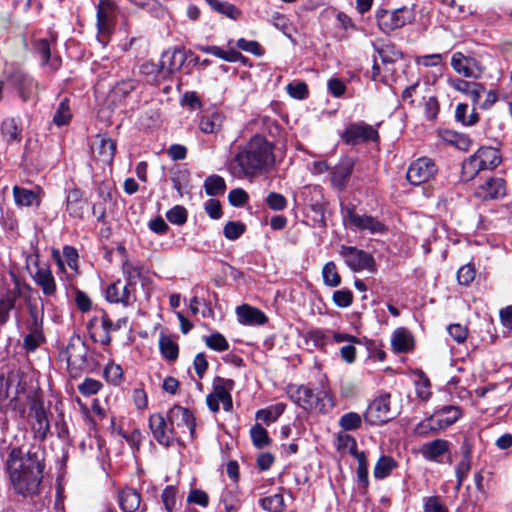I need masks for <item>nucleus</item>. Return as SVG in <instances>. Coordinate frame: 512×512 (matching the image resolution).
<instances>
[{
	"instance_id": "f257e3e1",
	"label": "nucleus",
	"mask_w": 512,
	"mask_h": 512,
	"mask_svg": "<svg viewBox=\"0 0 512 512\" xmlns=\"http://www.w3.org/2000/svg\"><path fill=\"white\" fill-rule=\"evenodd\" d=\"M13 491L23 497L39 494L45 468L37 451L24 452L20 447H7L0 453Z\"/></svg>"
},
{
	"instance_id": "f03ea898",
	"label": "nucleus",
	"mask_w": 512,
	"mask_h": 512,
	"mask_svg": "<svg viewBox=\"0 0 512 512\" xmlns=\"http://www.w3.org/2000/svg\"><path fill=\"white\" fill-rule=\"evenodd\" d=\"M274 146L264 136L256 134L228 164L230 174L237 179H254L267 172L275 163Z\"/></svg>"
},
{
	"instance_id": "7ed1b4c3",
	"label": "nucleus",
	"mask_w": 512,
	"mask_h": 512,
	"mask_svg": "<svg viewBox=\"0 0 512 512\" xmlns=\"http://www.w3.org/2000/svg\"><path fill=\"white\" fill-rule=\"evenodd\" d=\"M28 412L24 420L28 423L34 439L44 441L50 433V405L37 390L26 394Z\"/></svg>"
},
{
	"instance_id": "20e7f679",
	"label": "nucleus",
	"mask_w": 512,
	"mask_h": 512,
	"mask_svg": "<svg viewBox=\"0 0 512 512\" xmlns=\"http://www.w3.org/2000/svg\"><path fill=\"white\" fill-rule=\"evenodd\" d=\"M286 393L292 402L306 411L326 412L333 406L326 391L314 392L308 386L290 384L286 388Z\"/></svg>"
},
{
	"instance_id": "39448f33",
	"label": "nucleus",
	"mask_w": 512,
	"mask_h": 512,
	"mask_svg": "<svg viewBox=\"0 0 512 512\" xmlns=\"http://www.w3.org/2000/svg\"><path fill=\"white\" fill-rule=\"evenodd\" d=\"M377 26L385 34L411 24L415 20V11L412 7L403 6L398 9H378L375 12Z\"/></svg>"
},
{
	"instance_id": "423d86ee",
	"label": "nucleus",
	"mask_w": 512,
	"mask_h": 512,
	"mask_svg": "<svg viewBox=\"0 0 512 512\" xmlns=\"http://www.w3.org/2000/svg\"><path fill=\"white\" fill-rule=\"evenodd\" d=\"M88 347L80 336L70 338L66 349L61 352V358L67 362L70 373H78L87 366Z\"/></svg>"
},
{
	"instance_id": "0eeeda50",
	"label": "nucleus",
	"mask_w": 512,
	"mask_h": 512,
	"mask_svg": "<svg viewBox=\"0 0 512 512\" xmlns=\"http://www.w3.org/2000/svg\"><path fill=\"white\" fill-rule=\"evenodd\" d=\"M501 163V155L498 149L493 147H481L463 164L464 170L477 173L480 170L493 169Z\"/></svg>"
},
{
	"instance_id": "6e6552de",
	"label": "nucleus",
	"mask_w": 512,
	"mask_h": 512,
	"mask_svg": "<svg viewBox=\"0 0 512 512\" xmlns=\"http://www.w3.org/2000/svg\"><path fill=\"white\" fill-rule=\"evenodd\" d=\"M343 219L348 222L351 229L367 230L372 234L383 233L385 226L375 217L370 215H360L356 213L355 206L347 205L342 209Z\"/></svg>"
},
{
	"instance_id": "1a4fd4ad",
	"label": "nucleus",
	"mask_w": 512,
	"mask_h": 512,
	"mask_svg": "<svg viewBox=\"0 0 512 512\" xmlns=\"http://www.w3.org/2000/svg\"><path fill=\"white\" fill-rule=\"evenodd\" d=\"M149 428L154 439L164 447H170L180 438L179 432L171 427L169 421L161 413L152 414L149 418Z\"/></svg>"
},
{
	"instance_id": "9d476101",
	"label": "nucleus",
	"mask_w": 512,
	"mask_h": 512,
	"mask_svg": "<svg viewBox=\"0 0 512 512\" xmlns=\"http://www.w3.org/2000/svg\"><path fill=\"white\" fill-rule=\"evenodd\" d=\"M390 408V394L385 393L375 398L364 413V420L372 426H379L393 419Z\"/></svg>"
},
{
	"instance_id": "9b49d317",
	"label": "nucleus",
	"mask_w": 512,
	"mask_h": 512,
	"mask_svg": "<svg viewBox=\"0 0 512 512\" xmlns=\"http://www.w3.org/2000/svg\"><path fill=\"white\" fill-rule=\"evenodd\" d=\"M339 254L343 257L346 265L354 272L362 270L375 271L373 256L364 250L343 245L340 248Z\"/></svg>"
},
{
	"instance_id": "f8f14e48",
	"label": "nucleus",
	"mask_w": 512,
	"mask_h": 512,
	"mask_svg": "<svg viewBox=\"0 0 512 512\" xmlns=\"http://www.w3.org/2000/svg\"><path fill=\"white\" fill-rule=\"evenodd\" d=\"M342 139L349 145H358L363 142L379 139L378 131L365 122L352 123L342 133Z\"/></svg>"
},
{
	"instance_id": "ddd939ff",
	"label": "nucleus",
	"mask_w": 512,
	"mask_h": 512,
	"mask_svg": "<svg viewBox=\"0 0 512 512\" xmlns=\"http://www.w3.org/2000/svg\"><path fill=\"white\" fill-rule=\"evenodd\" d=\"M7 83L17 91L19 98L24 102L31 100L37 89L35 80L21 70L9 73Z\"/></svg>"
},
{
	"instance_id": "4468645a",
	"label": "nucleus",
	"mask_w": 512,
	"mask_h": 512,
	"mask_svg": "<svg viewBox=\"0 0 512 512\" xmlns=\"http://www.w3.org/2000/svg\"><path fill=\"white\" fill-rule=\"evenodd\" d=\"M436 171L434 162L429 158L422 157L409 166L406 176L412 185H420L432 179Z\"/></svg>"
},
{
	"instance_id": "2eb2a0df",
	"label": "nucleus",
	"mask_w": 512,
	"mask_h": 512,
	"mask_svg": "<svg viewBox=\"0 0 512 512\" xmlns=\"http://www.w3.org/2000/svg\"><path fill=\"white\" fill-rule=\"evenodd\" d=\"M167 420L171 427L181 429L182 433L188 432L190 437L194 438L195 418L189 409L175 405L168 411Z\"/></svg>"
},
{
	"instance_id": "dca6fc26",
	"label": "nucleus",
	"mask_w": 512,
	"mask_h": 512,
	"mask_svg": "<svg viewBox=\"0 0 512 512\" xmlns=\"http://www.w3.org/2000/svg\"><path fill=\"white\" fill-rule=\"evenodd\" d=\"M114 327V323L106 313L93 317L87 325L90 337L102 345H108L111 342L110 332L114 331Z\"/></svg>"
},
{
	"instance_id": "f3484780",
	"label": "nucleus",
	"mask_w": 512,
	"mask_h": 512,
	"mask_svg": "<svg viewBox=\"0 0 512 512\" xmlns=\"http://www.w3.org/2000/svg\"><path fill=\"white\" fill-rule=\"evenodd\" d=\"M452 68L460 75L467 78H479L483 68L474 57L466 56L461 52H455L451 58Z\"/></svg>"
},
{
	"instance_id": "a211bd4d",
	"label": "nucleus",
	"mask_w": 512,
	"mask_h": 512,
	"mask_svg": "<svg viewBox=\"0 0 512 512\" xmlns=\"http://www.w3.org/2000/svg\"><path fill=\"white\" fill-rule=\"evenodd\" d=\"M115 3L112 0H99L97 4V28L99 36L107 37L115 21Z\"/></svg>"
},
{
	"instance_id": "6ab92c4d",
	"label": "nucleus",
	"mask_w": 512,
	"mask_h": 512,
	"mask_svg": "<svg viewBox=\"0 0 512 512\" xmlns=\"http://www.w3.org/2000/svg\"><path fill=\"white\" fill-rule=\"evenodd\" d=\"M115 150L116 142L107 134L96 135L91 144L93 157L106 164L112 162Z\"/></svg>"
},
{
	"instance_id": "aec40b11",
	"label": "nucleus",
	"mask_w": 512,
	"mask_h": 512,
	"mask_svg": "<svg viewBox=\"0 0 512 512\" xmlns=\"http://www.w3.org/2000/svg\"><path fill=\"white\" fill-rule=\"evenodd\" d=\"M12 387H15V394H21L26 391L24 374L19 370L11 371L7 377H0V410L5 406L9 396V389Z\"/></svg>"
},
{
	"instance_id": "412c9836",
	"label": "nucleus",
	"mask_w": 512,
	"mask_h": 512,
	"mask_svg": "<svg viewBox=\"0 0 512 512\" xmlns=\"http://www.w3.org/2000/svg\"><path fill=\"white\" fill-rule=\"evenodd\" d=\"M106 299L110 303H121L124 306L131 305L136 301L135 289L117 280L107 287Z\"/></svg>"
},
{
	"instance_id": "4be33fe9",
	"label": "nucleus",
	"mask_w": 512,
	"mask_h": 512,
	"mask_svg": "<svg viewBox=\"0 0 512 512\" xmlns=\"http://www.w3.org/2000/svg\"><path fill=\"white\" fill-rule=\"evenodd\" d=\"M355 160L351 157H343L331 171V182L334 187L344 190L348 179L352 175Z\"/></svg>"
},
{
	"instance_id": "5701e85b",
	"label": "nucleus",
	"mask_w": 512,
	"mask_h": 512,
	"mask_svg": "<svg viewBox=\"0 0 512 512\" xmlns=\"http://www.w3.org/2000/svg\"><path fill=\"white\" fill-rule=\"evenodd\" d=\"M506 193L505 182L502 178L494 177L486 180L475 190V195L482 199H497Z\"/></svg>"
},
{
	"instance_id": "b1692460",
	"label": "nucleus",
	"mask_w": 512,
	"mask_h": 512,
	"mask_svg": "<svg viewBox=\"0 0 512 512\" xmlns=\"http://www.w3.org/2000/svg\"><path fill=\"white\" fill-rule=\"evenodd\" d=\"M87 202L83 199L82 191L78 188L68 190L66 196V211L70 217L83 219Z\"/></svg>"
},
{
	"instance_id": "393cba45",
	"label": "nucleus",
	"mask_w": 512,
	"mask_h": 512,
	"mask_svg": "<svg viewBox=\"0 0 512 512\" xmlns=\"http://www.w3.org/2000/svg\"><path fill=\"white\" fill-rule=\"evenodd\" d=\"M449 85L467 97H469L474 104H478L481 96L485 92V87L481 83L470 82L460 78H453L449 80Z\"/></svg>"
},
{
	"instance_id": "a878e982",
	"label": "nucleus",
	"mask_w": 512,
	"mask_h": 512,
	"mask_svg": "<svg viewBox=\"0 0 512 512\" xmlns=\"http://www.w3.org/2000/svg\"><path fill=\"white\" fill-rule=\"evenodd\" d=\"M233 387L234 382L231 379H225L217 376L213 380V392L211 394L218 397V399H221L223 409L227 412L231 411L233 407V401L230 394Z\"/></svg>"
},
{
	"instance_id": "bb28decb",
	"label": "nucleus",
	"mask_w": 512,
	"mask_h": 512,
	"mask_svg": "<svg viewBox=\"0 0 512 512\" xmlns=\"http://www.w3.org/2000/svg\"><path fill=\"white\" fill-rule=\"evenodd\" d=\"M187 59L184 49L173 48L163 53L161 58V69L167 73L179 71Z\"/></svg>"
},
{
	"instance_id": "cd10ccee",
	"label": "nucleus",
	"mask_w": 512,
	"mask_h": 512,
	"mask_svg": "<svg viewBox=\"0 0 512 512\" xmlns=\"http://www.w3.org/2000/svg\"><path fill=\"white\" fill-rule=\"evenodd\" d=\"M238 321L243 325H263L267 322L268 318L259 309L243 304L236 308Z\"/></svg>"
},
{
	"instance_id": "c85d7f7f",
	"label": "nucleus",
	"mask_w": 512,
	"mask_h": 512,
	"mask_svg": "<svg viewBox=\"0 0 512 512\" xmlns=\"http://www.w3.org/2000/svg\"><path fill=\"white\" fill-rule=\"evenodd\" d=\"M34 282L46 297H54L57 292L55 278L48 267H38L33 275Z\"/></svg>"
},
{
	"instance_id": "c756f323",
	"label": "nucleus",
	"mask_w": 512,
	"mask_h": 512,
	"mask_svg": "<svg viewBox=\"0 0 512 512\" xmlns=\"http://www.w3.org/2000/svg\"><path fill=\"white\" fill-rule=\"evenodd\" d=\"M450 443L444 439H435L421 446L420 453L428 461L441 463V456L449 451Z\"/></svg>"
},
{
	"instance_id": "7c9ffc66",
	"label": "nucleus",
	"mask_w": 512,
	"mask_h": 512,
	"mask_svg": "<svg viewBox=\"0 0 512 512\" xmlns=\"http://www.w3.org/2000/svg\"><path fill=\"white\" fill-rule=\"evenodd\" d=\"M55 39H36L34 40V50L40 56L42 64H49L52 70H57L61 66V59L58 56L51 57V44Z\"/></svg>"
},
{
	"instance_id": "2f4dec72",
	"label": "nucleus",
	"mask_w": 512,
	"mask_h": 512,
	"mask_svg": "<svg viewBox=\"0 0 512 512\" xmlns=\"http://www.w3.org/2000/svg\"><path fill=\"white\" fill-rule=\"evenodd\" d=\"M118 501L123 512H136L140 508L141 494L134 488L126 487L119 492Z\"/></svg>"
},
{
	"instance_id": "473e14b6",
	"label": "nucleus",
	"mask_w": 512,
	"mask_h": 512,
	"mask_svg": "<svg viewBox=\"0 0 512 512\" xmlns=\"http://www.w3.org/2000/svg\"><path fill=\"white\" fill-rule=\"evenodd\" d=\"M224 116L218 111H212L202 115L199 121V129L206 134L218 133L223 125Z\"/></svg>"
},
{
	"instance_id": "72a5a7b5",
	"label": "nucleus",
	"mask_w": 512,
	"mask_h": 512,
	"mask_svg": "<svg viewBox=\"0 0 512 512\" xmlns=\"http://www.w3.org/2000/svg\"><path fill=\"white\" fill-rule=\"evenodd\" d=\"M13 197L15 203L19 206H33L38 207L41 203V196L39 191L29 190L19 186L13 187Z\"/></svg>"
},
{
	"instance_id": "f704fd0d",
	"label": "nucleus",
	"mask_w": 512,
	"mask_h": 512,
	"mask_svg": "<svg viewBox=\"0 0 512 512\" xmlns=\"http://www.w3.org/2000/svg\"><path fill=\"white\" fill-rule=\"evenodd\" d=\"M462 416V411L458 406H444L435 412L438 421V428L442 430L454 424Z\"/></svg>"
},
{
	"instance_id": "c9c22d12",
	"label": "nucleus",
	"mask_w": 512,
	"mask_h": 512,
	"mask_svg": "<svg viewBox=\"0 0 512 512\" xmlns=\"http://www.w3.org/2000/svg\"><path fill=\"white\" fill-rule=\"evenodd\" d=\"M29 286L21 284L19 281L15 282L13 291L14 296L5 299H0V325L5 324L9 319V313L15 306L16 295L22 294L23 289H28Z\"/></svg>"
},
{
	"instance_id": "e433bc0d",
	"label": "nucleus",
	"mask_w": 512,
	"mask_h": 512,
	"mask_svg": "<svg viewBox=\"0 0 512 512\" xmlns=\"http://www.w3.org/2000/svg\"><path fill=\"white\" fill-rule=\"evenodd\" d=\"M463 459L456 466V478L457 484L456 489L459 490L464 479L467 477L470 469H471V450L468 444H463L462 446Z\"/></svg>"
},
{
	"instance_id": "4c0bfd02",
	"label": "nucleus",
	"mask_w": 512,
	"mask_h": 512,
	"mask_svg": "<svg viewBox=\"0 0 512 512\" xmlns=\"http://www.w3.org/2000/svg\"><path fill=\"white\" fill-rule=\"evenodd\" d=\"M286 405L284 403H277L265 409H260L256 412V420H259L266 425L275 422L279 416L285 411Z\"/></svg>"
},
{
	"instance_id": "58836bf2",
	"label": "nucleus",
	"mask_w": 512,
	"mask_h": 512,
	"mask_svg": "<svg viewBox=\"0 0 512 512\" xmlns=\"http://www.w3.org/2000/svg\"><path fill=\"white\" fill-rule=\"evenodd\" d=\"M55 258L57 261V264L61 270H64L65 264L73 270L74 272H77L78 270V253L77 250L74 247L71 246H65L63 248V257L60 256L58 252H55Z\"/></svg>"
},
{
	"instance_id": "ea45409f",
	"label": "nucleus",
	"mask_w": 512,
	"mask_h": 512,
	"mask_svg": "<svg viewBox=\"0 0 512 512\" xmlns=\"http://www.w3.org/2000/svg\"><path fill=\"white\" fill-rule=\"evenodd\" d=\"M397 467V462L391 456L383 455L381 456L375 467H374V477L376 479L382 480L388 477L391 472Z\"/></svg>"
},
{
	"instance_id": "a19ab883",
	"label": "nucleus",
	"mask_w": 512,
	"mask_h": 512,
	"mask_svg": "<svg viewBox=\"0 0 512 512\" xmlns=\"http://www.w3.org/2000/svg\"><path fill=\"white\" fill-rule=\"evenodd\" d=\"M468 105L465 103H459L455 108V119L464 126H473L479 120V115L475 109L471 110L468 115Z\"/></svg>"
},
{
	"instance_id": "79ce46f5",
	"label": "nucleus",
	"mask_w": 512,
	"mask_h": 512,
	"mask_svg": "<svg viewBox=\"0 0 512 512\" xmlns=\"http://www.w3.org/2000/svg\"><path fill=\"white\" fill-rule=\"evenodd\" d=\"M260 505L268 512H284L286 508L282 493H276L262 498Z\"/></svg>"
},
{
	"instance_id": "37998d69",
	"label": "nucleus",
	"mask_w": 512,
	"mask_h": 512,
	"mask_svg": "<svg viewBox=\"0 0 512 512\" xmlns=\"http://www.w3.org/2000/svg\"><path fill=\"white\" fill-rule=\"evenodd\" d=\"M159 348L163 357L169 361H175L178 358V344L169 336L162 335L159 339Z\"/></svg>"
},
{
	"instance_id": "c03bdc74",
	"label": "nucleus",
	"mask_w": 512,
	"mask_h": 512,
	"mask_svg": "<svg viewBox=\"0 0 512 512\" xmlns=\"http://www.w3.org/2000/svg\"><path fill=\"white\" fill-rule=\"evenodd\" d=\"M356 458L358 466H357V480L359 485L366 489L369 486L368 480V461L366 458V454L363 451H359L356 454H353Z\"/></svg>"
},
{
	"instance_id": "a18cd8bd",
	"label": "nucleus",
	"mask_w": 512,
	"mask_h": 512,
	"mask_svg": "<svg viewBox=\"0 0 512 512\" xmlns=\"http://www.w3.org/2000/svg\"><path fill=\"white\" fill-rule=\"evenodd\" d=\"M204 189L209 196L221 195L226 189L225 180L219 175H210L204 182Z\"/></svg>"
},
{
	"instance_id": "49530a36",
	"label": "nucleus",
	"mask_w": 512,
	"mask_h": 512,
	"mask_svg": "<svg viewBox=\"0 0 512 512\" xmlns=\"http://www.w3.org/2000/svg\"><path fill=\"white\" fill-rule=\"evenodd\" d=\"M374 49L383 64L394 63L402 57L401 52L396 49L394 45L385 44L381 47L374 46Z\"/></svg>"
},
{
	"instance_id": "de8ad7c7",
	"label": "nucleus",
	"mask_w": 512,
	"mask_h": 512,
	"mask_svg": "<svg viewBox=\"0 0 512 512\" xmlns=\"http://www.w3.org/2000/svg\"><path fill=\"white\" fill-rule=\"evenodd\" d=\"M29 333L24 338V347L28 351H35L44 341L42 327L29 326Z\"/></svg>"
},
{
	"instance_id": "09e8293b",
	"label": "nucleus",
	"mask_w": 512,
	"mask_h": 512,
	"mask_svg": "<svg viewBox=\"0 0 512 512\" xmlns=\"http://www.w3.org/2000/svg\"><path fill=\"white\" fill-rule=\"evenodd\" d=\"M207 4L216 12L221 13L231 19H237L240 11L231 3L221 0H205Z\"/></svg>"
},
{
	"instance_id": "8fccbe9b",
	"label": "nucleus",
	"mask_w": 512,
	"mask_h": 512,
	"mask_svg": "<svg viewBox=\"0 0 512 512\" xmlns=\"http://www.w3.org/2000/svg\"><path fill=\"white\" fill-rule=\"evenodd\" d=\"M322 277L324 284L329 287H337L341 284V276L333 261H329L323 266Z\"/></svg>"
},
{
	"instance_id": "3c124183",
	"label": "nucleus",
	"mask_w": 512,
	"mask_h": 512,
	"mask_svg": "<svg viewBox=\"0 0 512 512\" xmlns=\"http://www.w3.org/2000/svg\"><path fill=\"white\" fill-rule=\"evenodd\" d=\"M221 501L226 512H237L242 504L239 492L236 489L226 490L222 494Z\"/></svg>"
},
{
	"instance_id": "603ef678",
	"label": "nucleus",
	"mask_w": 512,
	"mask_h": 512,
	"mask_svg": "<svg viewBox=\"0 0 512 512\" xmlns=\"http://www.w3.org/2000/svg\"><path fill=\"white\" fill-rule=\"evenodd\" d=\"M1 131L7 142L19 141L21 129L18 127L17 122L13 118L3 121Z\"/></svg>"
},
{
	"instance_id": "864d4df0",
	"label": "nucleus",
	"mask_w": 512,
	"mask_h": 512,
	"mask_svg": "<svg viewBox=\"0 0 512 512\" xmlns=\"http://www.w3.org/2000/svg\"><path fill=\"white\" fill-rule=\"evenodd\" d=\"M412 345L411 336L404 330H398L392 338V346L397 352H407Z\"/></svg>"
},
{
	"instance_id": "5fc2aeb1",
	"label": "nucleus",
	"mask_w": 512,
	"mask_h": 512,
	"mask_svg": "<svg viewBox=\"0 0 512 512\" xmlns=\"http://www.w3.org/2000/svg\"><path fill=\"white\" fill-rule=\"evenodd\" d=\"M362 424V417L356 412H348L343 414L339 419V426L344 431H353L358 429Z\"/></svg>"
},
{
	"instance_id": "6e6d98bb",
	"label": "nucleus",
	"mask_w": 512,
	"mask_h": 512,
	"mask_svg": "<svg viewBox=\"0 0 512 512\" xmlns=\"http://www.w3.org/2000/svg\"><path fill=\"white\" fill-rule=\"evenodd\" d=\"M71 119V112L69 108V100L67 98H64L60 103L59 106L53 116V122L57 126H63L69 123Z\"/></svg>"
},
{
	"instance_id": "4d7b16f0",
	"label": "nucleus",
	"mask_w": 512,
	"mask_h": 512,
	"mask_svg": "<svg viewBox=\"0 0 512 512\" xmlns=\"http://www.w3.org/2000/svg\"><path fill=\"white\" fill-rule=\"evenodd\" d=\"M250 435L254 446L257 448H263L270 443L268 432L260 424H255L251 430Z\"/></svg>"
},
{
	"instance_id": "13d9d810",
	"label": "nucleus",
	"mask_w": 512,
	"mask_h": 512,
	"mask_svg": "<svg viewBox=\"0 0 512 512\" xmlns=\"http://www.w3.org/2000/svg\"><path fill=\"white\" fill-rule=\"evenodd\" d=\"M204 340L207 347L217 352H222L229 349L228 341L222 334L218 332L205 337Z\"/></svg>"
},
{
	"instance_id": "bf43d9fd",
	"label": "nucleus",
	"mask_w": 512,
	"mask_h": 512,
	"mask_svg": "<svg viewBox=\"0 0 512 512\" xmlns=\"http://www.w3.org/2000/svg\"><path fill=\"white\" fill-rule=\"evenodd\" d=\"M122 270L126 279V284L135 289L137 280L141 276V269L137 266H134L131 262L125 261L123 263Z\"/></svg>"
},
{
	"instance_id": "052dcab7",
	"label": "nucleus",
	"mask_w": 512,
	"mask_h": 512,
	"mask_svg": "<svg viewBox=\"0 0 512 512\" xmlns=\"http://www.w3.org/2000/svg\"><path fill=\"white\" fill-rule=\"evenodd\" d=\"M424 512H449L448 507L438 496L425 497L423 500Z\"/></svg>"
},
{
	"instance_id": "680f3d73",
	"label": "nucleus",
	"mask_w": 512,
	"mask_h": 512,
	"mask_svg": "<svg viewBox=\"0 0 512 512\" xmlns=\"http://www.w3.org/2000/svg\"><path fill=\"white\" fill-rule=\"evenodd\" d=\"M161 499H162L163 505L165 507V510L167 512H173V510L176 507V502H177L176 487L173 485L167 486L161 494Z\"/></svg>"
},
{
	"instance_id": "e2e57ef3",
	"label": "nucleus",
	"mask_w": 512,
	"mask_h": 512,
	"mask_svg": "<svg viewBox=\"0 0 512 512\" xmlns=\"http://www.w3.org/2000/svg\"><path fill=\"white\" fill-rule=\"evenodd\" d=\"M439 430L442 429L438 428V421L434 413L431 417L425 419L416 426L415 433L420 436H425L430 432H437Z\"/></svg>"
},
{
	"instance_id": "0e129e2a",
	"label": "nucleus",
	"mask_w": 512,
	"mask_h": 512,
	"mask_svg": "<svg viewBox=\"0 0 512 512\" xmlns=\"http://www.w3.org/2000/svg\"><path fill=\"white\" fill-rule=\"evenodd\" d=\"M287 93L295 99L303 100L308 96L307 84L303 81L291 82L286 86Z\"/></svg>"
},
{
	"instance_id": "69168bd1",
	"label": "nucleus",
	"mask_w": 512,
	"mask_h": 512,
	"mask_svg": "<svg viewBox=\"0 0 512 512\" xmlns=\"http://www.w3.org/2000/svg\"><path fill=\"white\" fill-rule=\"evenodd\" d=\"M333 302L336 306L340 308H346L352 304L353 301V293L349 289H341L336 290L333 293Z\"/></svg>"
},
{
	"instance_id": "338daca9",
	"label": "nucleus",
	"mask_w": 512,
	"mask_h": 512,
	"mask_svg": "<svg viewBox=\"0 0 512 512\" xmlns=\"http://www.w3.org/2000/svg\"><path fill=\"white\" fill-rule=\"evenodd\" d=\"M266 204L274 211H283L287 207V200L280 193L270 192L266 197Z\"/></svg>"
},
{
	"instance_id": "774afa93",
	"label": "nucleus",
	"mask_w": 512,
	"mask_h": 512,
	"mask_svg": "<svg viewBox=\"0 0 512 512\" xmlns=\"http://www.w3.org/2000/svg\"><path fill=\"white\" fill-rule=\"evenodd\" d=\"M104 376L110 383L117 385L120 383L122 376H123V370L120 365L115 363H109L106 365L104 369Z\"/></svg>"
}]
</instances>
